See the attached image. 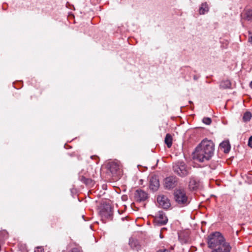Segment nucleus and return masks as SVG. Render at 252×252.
<instances>
[{"mask_svg":"<svg viewBox=\"0 0 252 252\" xmlns=\"http://www.w3.org/2000/svg\"><path fill=\"white\" fill-rule=\"evenodd\" d=\"M209 11V7L206 2L202 3L199 9L200 14H204L205 12Z\"/></svg>","mask_w":252,"mask_h":252,"instance_id":"15","label":"nucleus"},{"mask_svg":"<svg viewBox=\"0 0 252 252\" xmlns=\"http://www.w3.org/2000/svg\"><path fill=\"white\" fill-rule=\"evenodd\" d=\"M164 142L168 148H170L172 145V137L170 134L166 135Z\"/></svg>","mask_w":252,"mask_h":252,"instance_id":"16","label":"nucleus"},{"mask_svg":"<svg viewBox=\"0 0 252 252\" xmlns=\"http://www.w3.org/2000/svg\"><path fill=\"white\" fill-rule=\"evenodd\" d=\"M112 208L109 204H105L103 205V208L102 209V215L107 218L110 220H112V217L113 215Z\"/></svg>","mask_w":252,"mask_h":252,"instance_id":"10","label":"nucleus"},{"mask_svg":"<svg viewBox=\"0 0 252 252\" xmlns=\"http://www.w3.org/2000/svg\"><path fill=\"white\" fill-rule=\"evenodd\" d=\"M215 144L211 140L203 139L196 147L193 153V158L199 162H205L210 159L214 155Z\"/></svg>","mask_w":252,"mask_h":252,"instance_id":"1","label":"nucleus"},{"mask_svg":"<svg viewBox=\"0 0 252 252\" xmlns=\"http://www.w3.org/2000/svg\"><path fill=\"white\" fill-rule=\"evenodd\" d=\"M220 147L223 149V152L225 153H228L230 149V145L228 141H223L220 145Z\"/></svg>","mask_w":252,"mask_h":252,"instance_id":"13","label":"nucleus"},{"mask_svg":"<svg viewBox=\"0 0 252 252\" xmlns=\"http://www.w3.org/2000/svg\"><path fill=\"white\" fill-rule=\"evenodd\" d=\"M245 19L248 21H251L252 20V10L248 9L247 10L245 13Z\"/></svg>","mask_w":252,"mask_h":252,"instance_id":"17","label":"nucleus"},{"mask_svg":"<svg viewBox=\"0 0 252 252\" xmlns=\"http://www.w3.org/2000/svg\"><path fill=\"white\" fill-rule=\"evenodd\" d=\"M158 205L163 209H167L170 207L171 204L168 198L164 195H159L157 197Z\"/></svg>","mask_w":252,"mask_h":252,"instance_id":"6","label":"nucleus"},{"mask_svg":"<svg viewBox=\"0 0 252 252\" xmlns=\"http://www.w3.org/2000/svg\"><path fill=\"white\" fill-rule=\"evenodd\" d=\"M157 252H169L167 250L163 249V250H160L158 251Z\"/></svg>","mask_w":252,"mask_h":252,"instance_id":"27","label":"nucleus"},{"mask_svg":"<svg viewBox=\"0 0 252 252\" xmlns=\"http://www.w3.org/2000/svg\"><path fill=\"white\" fill-rule=\"evenodd\" d=\"M178 180L175 176H169L165 179L164 185L166 189H171L175 187L177 185Z\"/></svg>","mask_w":252,"mask_h":252,"instance_id":"7","label":"nucleus"},{"mask_svg":"<svg viewBox=\"0 0 252 252\" xmlns=\"http://www.w3.org/2000/svg\"><path fill=\"white\" fill-rule=\"evenodd\" d=\"M68 252H82L81 249L79 247H74Z\"/></svg>","mask_w":252,"mask_h":252,"instance_id":"22","label":"nucleus"},{"mask_svg":"<svg viewBox=\"0 0 252 252\" xmlns=\"http://www.w3.org/2000/svg\"><path fill=\"white\" fill-rule=\"evenodd\" d=\"M129 244L132 248L138 249L139 247V242L135 237H130L129 241Z\"/></svg>","mask_w":252,"mask_h":252,"instance_id":"14","label":"nucleus"},{"mask_svg":"<svg viewBox=\"0 0 252 252\" xmlns=\"http://www.w3.org/2000/svg\"><path fill=\"white\" fill-rule=\"evenodd\" d=\"M7 235L8 233L5 230L0 231V236H5Z\"/></svg>","mask_w":252,"mask_h":252,"instance_id":"23","label":"nucleus"},{"mask_svg":"<svg viewBox=\"0 0 252 252\" xmlns=\"http://www.w3.org/2000/svg\"><path fill=\"white\" fill-rule=\"evenodd\" d=\"M249 42H250L252 44V35L249 37Z\"/></svg>","mask_w":252,"mask_h":252,"instance_id":"28","label":"nucleus"},{"mask_svg":"<svg viewBox=\"0 0 252 252\" xmlns=\"http://www.w3.org/2000/svg\"><path fill=\"white\" fill-rule=\"evenodd\" d=\"M230 86L231 83L229 80L222 81L220 84V87L223 89L229 88Z\"/></svg>","mask_w":252,"mask_h":252,"instance_id":"18","label":"nucleus"},{"mask_svg":"<svg viewBox=\"0 0 252 252\" xmlns=\"http://www.w3.org/2000/svg\"><path fill=\"white\" fill-rule=\"evenodd\" d=\"M159 186L158 180L156 177H152L150 180V188L154 191L157 190Z\"/></svg>","mask_w":252,"mask_h":252,"instance_id":"11","label":"nucleus"},{"mask_svg":"<svg viewBox=\"0 0 252 252\" xmlns=\"http://www.w3.org/2000/svg\"><path fill=\"white\" fill-rule=\"evenodd\" d=\"M148 194L145 191L139 189L134 193V199L137 202L144 201L148 198Z\"/></svg>","mask_w":252,"mask_h":252,"instance_id":"8","label":"nucleus"},{"mask_svg":"<svg viewBox=\"0 0 252 252\" xmlns=\"http://www.w3.org/2000/svg\"><path fill=\"white\" fill-rule=\"evenodd\" d=\"M250 86L252 88V81L250 83Z\"/></svg>","mask_w":252,"mask_h":252,"instance_id":"30","label":"nucleus"},{"mask_svg":"<svg viewBox=\"0 0 252 252\" xmlns=\"http://www.w3.org/2000/svg\"><path fill=\"white\" fill-rule=\"evenodd\" d=\"M210 236H221V234L219 232H215L214 233H212Z\"/></svg>","mask_w":252,"mask_h":252,"instance_id":"25","label":"nucleus"},{"mask_svg":"<svg viewBox=\"0 0 252 252\" xmlns=\"http://www.w3.org/2000/svg\"><path fill=\"white\" fill-rule=\"evenodd\" d=\"M174 199L176 203L181 207L187 206L189 203V198L185 190L178 189L174 193Z\"/></svg>","mask_w":252,"mask_h":252,"instance_id":"4","label":"nucleus"},{"mask_svg":"<svg viewBox=\"0 0 252 252\" xmlns=\"http://www.w3.org/2000/svg\"><path fill=\"white\" fill-rule=\"evenodd\" d=\"M248 145L252 148V136L251 137H250V138H249V142H248Z\"/></svg>","mask_w":252,"mask_h":252,"instance_id":"26","label":"nucleus"},{"mask_svg":"<svg viewBox=\"0 0 252 252\" xmlns=\"http://www.w3.org/2000/svg\"><path fill=\"white\" fill-rule=\"evenodd\" d=\"M156 222L159 225L165 224L168 219L164 213L162 211H158L155 218Z\"/></svg>","mask_w":252,"mask_h":252,"instance_id":"9","label":"nucleus"},{"mask_svg":"<svg viewBox=\"0 0 252 252\" xmlns=\"http://www.w3.org/2000/svg\"><path fill=\"white\" fill-rule=\"evenodd\" d=\"M199 182L194 178H191L189 182V188L192 190L196 189L199 186Z\"/></svg>","mask_w":252,"mask_h":252,"instance_id":"12","label":"nucleus"},{"mask_svg":"<svg viewBox=\"0 0 252 252\" xmlns=\"http://www.w3.org/2000/svg\"><path fill=\"white\" fill-rule=\"evenodd\" d=\"M174 171L181 177H185L189 173V169L184 162H178L173 166Z\"/></svg>","mask_w":252,"mask_h":252,"instance_id":"5","label":"nucleus"},{"mask_svg":"<svg viewBox=\"0 0 252 252\" xmlns=\"http://www.w3.org/2000/svg\"><path fill=\"white\" fill-rule=\"evenodd\" d=\"M208 247L212 249L211 252H230L231 247L224 237H208Z\"/></svg>","mask_w":252,"mask_h":252,"instance_id":"2","label":"nucleus"},{"mask_svg":"<svg viewBox=\"0 0 252 252\" xmlns=\"http://www.w3.org/2000/svg\"><path fill=\"white\" fill-rule=\"evenodd\" d=\"M34 252H44V251L42 247H38L34 250Z\"/></svg>","mask_w":252,"mask_h":252,"instance_id":"24","label":"nucleus"},{"mask_svg":"<svg viewBox=\"0 0 252 252\" xmlns=\"http://www.w3.org/2000/svg\"><path fill=\"white\" fill-rule=\"evenodd\" d=\"M108 173L115 178V179L120 178L122 175V166L118 161H109L106 164Z\"/></svg>","mask_w":252,"mask_h":252,"instance_id":"3","label":"nucleus"},{"mask_svg":"<svg viewBox=\"0 0 252 252\" xmlns=\"http://www.w3.org/2000/svg\"><path fill=\"white\" fill-rule=\"evenodd\" d=\"M80 180L83 183H84L87 185L89 184L90 183V182H91V180L90 179L86 178L85 177H84L83 176H82L80 178Z\"/></svg>","mask_w":252,"mask_h":252,"instance_id":"21","label":"nucleus"},{"mask_svg":"<svg viewBox=\"0 0 252 252\" xmlns=\"http://www.w3.org/2000/svg\"><path fill=\"white\" fill-rule=\"evenodd\" d=\"M184 237H179V241L181 242V243H183V239H184Z\"/></svg>","mask_w":252,"mask_h":252,"instance_id":"29","label":"nucleus"},{"mask_svg":"<svg viewBox=\"0 0 252 252\" xmlns=\"http://www.w3.org/2000/svg\"><path fill=\"white\" fill-rule=\"evenodd\" d=\"M252 117L251 113L250 112H246L244 113L243 117V120L244 122H247L249 121Z\"/></svg>","mask_w":252,"mask_h":252,"instance_id":"19","label":"nucleus"},{"mask_svg":"<svg viewBox=\"0 0 252 252\" xmlns=\"http://www.w3.org/2000/svg\"><path fill=\"white\" fill-rule=\"evenodd\" d=\"M202 121L204 124L208 125H210L212 122L211 118L208 117L204 118Z\"/></svg>","mask_w":252,"mask_h":252,"instance_id":"20","label":"nucleus"},{"mask_svg":"<svg viewBox=\"0 0 252 252\" xmlns=\"http://www.w3.org/2000/svg\"><path fill=\"white\" fill-rule=\"evenodd\" d=\"M94 157V158H97V157H95V156H91V158H93Z\"/></svg>","mask_w":252,"mask_h":252,"instance_id":"31","label":"nucleus"}]
</instances>
